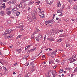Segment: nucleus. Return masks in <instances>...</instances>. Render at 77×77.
Listing matches in <instances>:
<instances>
[{
  "label": "nucleus",
  "instance_id": "cd10ccee",
  "mask_svg": "<svg viewBox=\"0 0 77 77\" xmlns=\"http://www.w3.org/2000/svg\"><path fill=\"white\" fill-rule=\"evenodd\" d=\"M22 1L23 3H26L27 1V0H22Z\"/></svg>",
  "mask_w": 77,
  "mask_h": 77
},
{
  "label": "nucleus",
  "instance_id": "49530a36",
  "mask_svg": "<svg viewBox=\"0 0 77 77\" xmlns=\"http://www.w3.org/2000/svg\"><path fill=\"white\" fill-rule=\"evenodd\" d=\"M5 32H7V33H8V32H9V29H7L5 31Z\"/></svg>",
  "mask_w": 77,
  "mask_h": 77
},
{
  "label": "nucleus",
  "instance_id": "8fccbe9b",
  "mask_svg": "<svg viewBox=\"0 0 77 77\" xmlns=\"http://www.w3.org/2000/svg\"><path fill=\"white\" fill-rule=\"evenodd\" d=\"M63 15V14L62 13L60 14L59 15V16L60 17H62Z\"/></svg>",
  "mask_w": 77,
  "mask_h": 77
},
{
  "label": "nucleus",
  "instance_id": "f704fd0d",
  "mask_svg": "<svg viewBox=\"0 0 77 77\" xmlns=\"http://www.w3.org/2000/svg\"><path fill=\"white\" fill-rule=\"evenodd\" d=\"M77 67H76L75 69L74 70V72H77Z\"/></svg>",
  "mask_w": 77,
  "mask_h": 77
},
{
  "label": "nucleus",
  "instance_id": "c03bdc74",
  "mask_svg": "<svg viewBox=\"0 0 77 77\" xmlns=\"http://www.w3.org/2000/svg\"><path fill=\"white\" fill-rule=\"evenodd\" d=\"M35 3H38V4H39V3H40V1H38L37 2H35Z\"/></svg>",
  "mask_w": 77,
  "mask_h": 77
},
{
  "label": "nucleus",
  "instance_id": "4c0bfd02",
  "mask_svg": "<svg viewBox=\"0 0 77 77\" xmlns=\"http://www.w3.org/2000/svg\"><path fill=\"white\" fill-rule=\"evenodd\" d=\"M33 2H30L29 4L30 6V5H32L33 4Z\"/></svg>",
  "mask_w": 77,
  "mask_h": 77
},
{
  "label": "nucleus",
  "instance_id": "c9c22d12",
  "mask_svg": "<svg viewBox=\"0 0 77 77\" xmlns=\"http://www.w3.org/2000/svg\"><path fill=\"white\" fill-rule=\"evenodd\" d=\"M46 3L47 4V5H49V3H48V1L47 0L46 1Z\"/></svg>",
  "mask_w": 77,
  "mask_h": 77
},
{
  "label": "nucleus",
  "instance_id": "6ab92c4d",
  "mask_svg": "<svg viewBox=\"0 0 77 77\" xmlns=\"http://www.w3.org/2000/svg\"><path fill=\"white\" fill-rule=\"evenodd\" d=\"M62 11L61 9H59L58 11H57V13H61Z\"/></svg>",
  "mask_w": 77,
  "mask_h": 77
},
{
  "label": "nucleus",
  "instance_id": "7c9ffc66",
  "mask_svg": "<svg viewBox=\"0 0 77 77\" xmlns=\"http://www.w3.org/2000/svg\"><path fill=\"white\" fill-rule=\"evenodd\" d=\"M61 41H62V40L61 39H60L58 40H57V42H60Z\"/></svg>",
  "mask_w": 77,
  "mask_h": 77
},
{
  "label": "nucleus",
  "instance_id": "4468645a",
  "mask_svg": "<svg viewBox=\"0 0 77 77\" xmlns=\"http://www.w3.org/2000/svg\"><path fill=\"white\" fill-rule=\"evenodd\" d=\"M7 14L8 15H11V12L10 11H7Z\"/></svg>",
  "mask_w": 77,
  "mask_h": 77
},
{
  "label": "nucleus",
  "instance_id": "bf43d9fd",
  "mask_svg": "<svg viewBox=\"0 0 77 77\" xmlns=\"http://www.w3.org/2000/svg\"><path fill=\"white\" fill-rule=\"evenodd\" d=\"M40 13V14H43V13H44V11H43L42 12L40 11L39 12Z\"/></svg>",
  "mask_w": 77,
  "mask_h": 77
},
{
  "label": "nucleus",
  "instance_id": "f03ea898",
  "mask_svg": "<svg viewBox=\"0 0 77 77\" xmlns=\"http://www.w3.org/2000/svg\"><path fill=\"white\" fill-rule=\"evenodd\" d=\"M47 41H49L50 42H52V41H54V39L53 37L51 38H47Z\"/></svg>",
  "mask_w": 77,
  "mask_h": 77
},
{
  "label": "nucleus",
  "instance_id": "c756f323",
  "mask_svg": "<svg viewBox=\"0 0 77 77\" xmlns=\"http://www.w3.org/2000/svg\"><path fill=\"white\" fill-rule=\"evenodd\" d=\"M8 24H11V21L10 20H8Z\"/></svg>",
  "mask_w": 77,
  "mask_h": 77
},
{
  "label": "nucleus",
  "instance_id": "a19ab883",
  "mask_svg": "<svg viewBox=\"0 0 77 77\" xmlns=\"http://www.w3.org/2000/svg\"><path fill=\"white\" fill-rule=\"evenodd\" d=\"M3 69H5V70H7V69H6V68L4 66H3Z\"/></svg>",
  "mask_w": 77,
  "mask_h": 77
},
{
  "label": "nucleus",
  "instance_id": "6e6552de",
  "mask_svg": "<svg viewBox=\"0 0 77 77\" xmlns=\"http://www.w3.org/2000/svg\"><path fill=\"white\" fill-rule=\"evenodd\" d=\"M57 50L54 51L53 52L51 53V55H56Z\"/></svg>",
  "mask_w": 77,
  "mask_h": 77
},
{
  "label": "nucleus",
  "instance_id": "39448f33",
  "mask_svg": "<svg viewBox=\"0 0 77 77\" xmlns=\"http://www.w3.org/2000/svg\"><path fill=\"white\" fill-rule=\"evenodd\" d=\"M27 18L28 20H29V21H30V22H32V20L31 19V16L30 15H28L27 17Z\"/></svg>",
  "mask_w": 77,
  "mask_h": 77
},
{
  "label": "nucleus",
  "instance_id": "79ce46f5",
  "mask_svg": "<svg viewBox=\"0 0 77 77\" xmlns=\"http://www.w3.org/2000/svg\"><path fill=\"white\" fill-rule=\"evenodd\" d=\"M63 32V30L61 29L59 30V32Z\"/></svg>",
  "mask_w": 77,
  "mask_h": 77
},
{
  "label": "nucleus",
  "instance_id": "774afa93",
  "mask_svg": "<svg viewBox=\"0 0 77 77\" xmlns=\"http://www.w3.org/2000/svg\"><path fill=\"white\" fill-rule=\"evenodd\" d=\"M17 64V63H16L14 64V66H16Z\"/></svg>",
  "mask_w": 77,
  "mask_h": 77
},
{
  "label": "nucleus",
  "instance_id": "c85d7f7f",
  "mask_svg": "<svg viewBox=\"0 0 77 77\" xmlns=\"http://www.w3.org/2000/svg\"><path fill=\"white\" fill-rule=\"evenodd\" d=\"M20 12H18L16 13V15L17 16V17H18V15H20Z\"/></svg>",
  "mask_w": 77,
  "mask_h": 77
},
{
  "label": "nucleus",
  "instance_id": "338daca9",
  "mask_svg": "<svg viewBox=\"0 0 77 77\" xmlns=\"http://www.w3.org/2000/svg\"><path fill=\"white\" fill-rule=\"evenodd\" d=\"M0 63H1V64H3V62H2V61L1 60V59L0 60Z\"/></svg>",
  "mask_w": 77,
  "mask_h": 77
},
{
  "label": "nucleus",
  "instance_id": "052dcab7",
  "mask_svg": "<svg viewBox=\"0 0 77 77\" xmlns=\"http://www.w3.org/2000/svg\"><path fill=\"white\" fill-rule=\"evenodd\" d=\"M71 20H72V21H74L75 20V19H73L72 18H71Z\"/></svg>",
  "mask_w": 77,
  "mask_h": 77
},
{
  "label": "nucleus",
  "instance_id": "0eeeda50",
  "mask_svg": "<svg viewBox=\"0 0 77 77\" xmlns=\"http://www.w3.org/2000/svg\"><path fill=\"white\" fill-rule=\"evenodd\" d=\"M36 33L35 32H34L31 35V38L32 39H35V36H34V35H35Z\"/></svg>",
  "mask_w": 77,
  "mask_h": 77
},
{
  "label": "nucleus",
  "instance_id": "4d7b16f0",
  "mask_svg": "<svg viewBox=\"0 0 77 77\" xmlns=\"http://www.w3.org/2000/svg\"><path fill=\"white\" fill-rule=\"evenodd\" d=\"M68 70H69V71H70L71 70V68L69 67L67 68Z\"/></svg>",
  "mask_w": 77,
  "mask_h": 77
},
{
  "label": "nucleus",
  "instance_id": "09e8293b",
  "mask_svg": "<svg viewBox=\"0 0 77 77\" xmlns=\"http://www.w3.org/2000/svg\"><path fill=\"white\" fill-rule=\"evenodd\" d=\"M1 60L2 62H5V60L3 59H1Z\"/></svg>",
  "mask_w": 77,
  "mask_h": 77
},
{
  "label": "nucleus",
  "instance_id": "603ef678",
  "mask_svg": "<svg viewBox=\"0 0 77 77\" xmlns=\"http://www.w3.org/2000/svg\"><path fill=\"white\" fill-rule=\"evenodd\" d=\"M21 77V74H19L18 76V77Z\"/></svg>",
  "mask_w": 77,
  "mask_h": 77
},
{
  "label": "nucleus",
  "instance_id": "9b49d317",
  "mask_svg": "<svg viewBox=\"0 0 77 77\" xmlns=\"http://www.w3.org/2000/svg\"><path fill=\"white\" fill-rule=\"evenodd\" d=\"M61 6V4H60V2H58L57 7V8H59V7L60 6Z\"/></svg>",
  "mask_w": 77,
  "mask_h": 77
},
{
  "label": "nucleus",
  "instance_id": "e2e57ef3",
  "mask_svg": "<svg viewBox=\"0 0 77 77\" xmlns=\"http://www.w3.org/2000/svg\"><path fill=\"white\" fill-rule=\"evenodd\" d=\"M48 50H49V51H51V50H52V49L50 48H48Z\"/></svg>",
  "mask_w": 77,
  "mask_h": 77
},
{
  "label": "nucleus",
  "instance_id": "1a4fd4ad",
  "mask_svg": "<svg viewBox=\"0 0 77 77\" xmlns=\"http://www.w3.org/2000/svg\"><path fill=\"white\" fill-rule=\"evenodd\" d=\"M2 8H3V9H5V8H6V6H5V4L3 3L2 5Z\"/></svg>",
  "mask_w": 77,
  "mask_h": 77
},
{
  "label": "nucleus",
  "instance_id": "dca6fc26",
  "mask_svg": "<svg viewBox=\"0 0 77 77\" xmlns=\"http://www.w3.org/2000/svg\"><path fill=\"white\" fill-rule=\"evenodd\" d=\"M22 36L21 35H19L17 36L16 38L17 39L19 38H21Z\"/></svg>",
  "mask_w": 77,
  "mask_h": 77
},
{
  "label": "nucleus",
  "instance_id": "393cba45",
  "mask_svg": "<svg viewBox=\"0 0 77 77\" xmlns=\"http://www.w3.org/2000/svg\"><path fill=\"white\" fill-rule=\"evenodd\" d=\"M21 51V49H18L17 51V53H20Z\"/></svg>",
  "mask_w": 77,
  "mask_h": 77
},
{
  "label": "nucleus",
  "instance_id": "2f4dec72",
  "mask_svg": "<svg viewBox=\"0 0 77 77\" xmlns=\"http://www.w3.org/2000/svg\"><path fill=\"white\" fill-rule=\"evenodd\" d=\"M62 36V37H64V36H66V34L64 33L63 35Z\"/></svg>",
  "mask_w": 77,
  "mask_h": 77
},
{
  "label": "nucleus",
  "instance_id": "13d9d810",
  "mask_svg": "<svg viewBox=\"0 0 77 77\" xmlns=\"http://www.w3.org/2000/svg\"><path fill=\"white\" fill-rule=\"evenodd\" d=\"M46 37H47V36H46V35H45L44 37V40H45V39H46Z\"/></svg>",
  "mask_w": 77,
  "mask_h": 77
},
{
  "label": "nucleus",
  "instance_id": "3c124183",
  "mask_svg": "<svg viewBox=\"0 0 77 77\" xmlns=\"http://www.w3.org/2000/svg\"><path fill=\"white\" fill-rule=\"evenodd\" d=\"M9 47H10V48H13L14 46L13 45L9 46Z\"/></svg>",
  "mask_w": 77,
  "mask_h": 77
},
{
  "label": "nucleus",
  "instance_id": "20e7f679",
  "mask_svg": "<svg viewBox=\"0 0 77 77\" xmlns=\"http://www.w3.org/2000/svg\"><path fill=\"white\" fill-rule=\"evenodd\" d=\"M0 15L1 16H4L5 15V12L3 11H2L0 12Z\"/></svg>",
  "mask_w": 77,
  "mask_h": 77
},
{
  "label": "nucleus",
  "instance_id": "58836bf2",
  "mask_svg": "<svg viewBox=\"0 0 77 77\" xmlns=\"http://www.w3.org/2000/svg\"><path fill=\"white\" fill-rule=\"evenodd\" d=\"M52 3H53V1H51L49 3V5H51Z\"/></svg>",
  "mask_w": 77,
  "mask_h": 77
},
{
  "label": "nucleus",
  "instance_id": "de8ad7c7",
  "mask_svg": "<svg viewBox=\"0 0 77 77\" xmlns=\"http://www.w3.org/2000/svg\"><path fill=\"white\" fill-rule=\"evenodd\" d=\"M56 61L57 62L59 63V60H58V59H57L56 60Z\"/></svg>",
  "mask_w": 77,
  "mask_h": 77
},
{
  "label": "nucleus",
  "instance_id": "ea45409f",
  "mask_svg": "<svg viewBox=\"0 0 77 77\" xmlns=\"http://www.w3.org/2000/svg\"><path fill=\"white\" fill-rule=\"evenodd\" d=\"M29 63H27L26 64V66H28V65H29Z\"/></svg>",
  "mask_w": 77,
  "mask_h": 77
},
{
  "label": "nucleus",
  "instance_id": "72a5a7b5",
  "mask_svg": "<svg viewBox=\"0 0 77 77\" xmlns=\"http://www.w3.org/2000/svg\"><path fill=\"white\" fill-rule=\"evenodd\" d=\"M74 9H75V10H77V5L76 6H75L74 7Z\"/></svg>",
  "mask_w": 77,
  "mask_h": 77
},
{
  "label": "nucleus",
  "instance_id": "bb28decb",
  "mask_svg": "<svg viewBox=\"0 0 77 77\" xmlns=\"http://www.w3.org/2000/svg\"><path fill=\"white\" fill-rule=\"evenodd\" d=\"M45 24L46 25H47L48 24H49L48 21H46L45 22Z\"/></svg>",
  "mask_w": 77,
  "mask_h": 77
},
{
  "label": "nucleus",
  "instance_id": "4be33fe9",
  "mask_svg": "<svg viewBox=\"0 0 77 77\" xmlns=\"http://www.w3.org/2000/svg\"><path fill=\"white\" fill-rule=\"evenodd\" d=\"M22 6H23V5L21 4H19V8H22Z\"/></svg>",
  "mask_w": 77,
  "mask_h": 77
},
{
  "label": "nucleus",
  "instance_id": "e433bc0d",
  "mask_svg": "<svg viewBox=\"0 0 77 77\" xmlns=\"http://www.w3.org/2000/svg\"><path fill=\"white\" fill-rule=\"evenodd\" d=\"M2 1H3L4 2H7L8 0H2Z\"/></svg>",
  "mask_w": 77,
  "mask_h": 77
},
{
  "label": "nucleus",
  "instance_id": "473e14b6",
  "mask_svg": "<svg viewBox=\"0 0 77 77\" xmlns=\"http://www.w3.org/2000/svg\"><path fill=\"white\" fill-rule=\"evenodd\" d=\"M63 70V69H61L60 70V73L62 72Z\"/></svg>",
  "mask_w": 77,
  "mask_h": 77
},
{
  "label": "nucleus",
  "instance_id": "69168bd1",
  "mask_svg": "<svg viewBox=\"0 0 77 77\" xmlns=\"http://www.w3.org/2000/svg\"><path fill=\"white\" fill-rule=\"evenodd\" d=\"M28 48H29L27 46H26V48H25V50H27V49H26Z\"/></svg>",
  "mask_w": 77,
  "mask_h": 77
},
{
  "label": "nucleus",
  "instance_id": "864d4df0",
  "mask_svg": "<svg viewBox=\"0 0 77 77\" xmlns=\"http://www.w3.org/2000/svg\"><path fill=\"white\" fill-rule=\"evenodd\" d=\"M42 57V59H44V58L45 57V55H43Z\"/></svg>",
  "mask_w": 77,
  "mask_h": 77
},
{
  "label": "nucleus",
  "instance_id": "f257e3e1",
  "mask_svg": "<svg viewBox=\"0 0 77 77\" xmlns=\"http://www.w3.org/2000/svg\"><path fill=\"white\" fill-rule=\"evenodd\" d=\"M31 15H32L33 20L34 21H35V20H37V17H36V16H35V13L33 11H32L31 12Z\"/></svg>",
  "mask_w": 77,
  "mask_h": 77
},
{
  "label": "nucleus",
  "instance_id": "a878e982",
  "mask_svg": "<svg viewBox=\"0 0 77 77\" xmlns=\"http://www.w3.org/2000/svg\"><path fill=\"white\" fill-rule=\"evenodd\" d=\"M33 62H32L29 65V66H32V65H33Z\"/></svg>",
  "mask_w": 77,
  "mask_h": 77
},
{
  "label": "nucleus",
  "instance_id": "412c9836",
  "mask_svg": "<svg viewBox=\"0 0 77 77\" xmlns=\"http://www.w3.org/2000/svg\"><path fill=\"white\" fill-rule=\"evenodd\" d=\"M40 30H39V29H36L35 30V32H34V33H36V32H39Z\"/></svg>",
  "mask_w": 77,
  "mask_h": 77
},
{
  "label": "nucleus",
  "instance_id": "a211bd4d",
  "mask_svg": "<svg viewBox=\"0 0 77 77\" xmlns=\"http://www.w3.org/2000/svg\"><path fill=\"white\" fill-rule=\"evenodd\" d=\"M36 47H35V48H33L31 50V51H35V50H36Z\"/></svg>",
  "mask_w": 77,
  "mask_h": 77
},
{
  "label": "nucleus",
  "instance_id": "0e129e2a",
  "mask_svg": "<svg viewBox=\"0 0 77 77\" xmlns=\"http://www.w3.org/2000/svg\"><path fill=\"white\" fill-rule=\"evenodd\" d=\"M64 8V5H63L62 7L61 8V9H63Z\"/></svg>",
  "mask_w": 77,
  "mask_h": 77
},
{
  "label": "nucleus",
  "instance_id": "b1692460",
  "mask_svg": "<svg viewBox=\"0 0 77 77\" xmlns=\"http://www.w3.org/2000/svg\"><path fill=\"white\" fill-rule=\"evenodd\" d=\"M49 64H51V63H53V60H51L49 61Z\"/></svg>",
  "mask_w": 77,
  "mask_h": 77
},
{
  "label": "nucleus",
  "instance_id": "423d86ee",
  "mask_svg": "<svg viewBox=\"0 0 77 77\" xmlns=\"http://www.w3.org/2000/svg\"><path fill=\"white\" fill-rule=\"evenodd\" d=\"M12 10L13 12H17L18 10V8H17L16 7H14L13 8Z\"/></svg>",
  "mask_w": 77,
  "mask_h": 77
},
{
  "label": "nucleus",
  "instance_id": "ddd939ff",
  "mask_svg": "<svg viewBox=\"0 0 77 77\" xmlns=\"http://www.w3.org/2000/svg\"><path fill=\"white\" fill-rule=\"evenodd\" d=\"M38 38L39 39V40H41V39H42V35H39Z\"/></svg>",
  "mask_w": 77,
  "mask_h": 77
},
{
  "label": "nucleus",
  "instance_id": "f3484780",
  "mask_svg": "<svg viewBox=\"0 0 77 77\" xmlns=\"http://www.w3.org/2000/svg\"><path fill=\"white\" fill-rule=\"evenodd\" d=\"M68 1L70 3H73V0H68Z\"/></svg>",
  "mask_w": 77,
  "mask_h": 77
},
{
  "label": "nucleus",
  "instance_id": "a18cd8bd",
  "mask_svg": "<svg viewBox=\"0 0 77 77\" xmlns=\"http://www.w3.org/2000/svg\"><path fill=\"white\" fill-rule=\"evenodd\" d=\"M77 60V58H76V59H74L73 60V62H75V61H76V60Z\"/></svg>",
  "mask_w": 77,
  "mask_h": 77
},
{
  "label": "nucleus",
  "instance_id": "9d476101",
  "mask_svg": "<svg viewBox=\"0 0 77 77\" xmlns=\"http://www.w3.org/2000/svg\"><path fill=\"white\" fill-rule=\"evenodd\" d=\"M49 22V24H50V23H53L54 21V20L53 19L49 20L48 21Z\"/></svg>",
  "mask_w": 77,
  "mask_h": 77
},
{
  "label": "nucleus",
  "instance_id": "680f3d73",
  "mask_svg": "<svg viewBox=\"0 0 77 77\" xmlns=\"http://www.w3.org/2000/svg\"><path fill=\"white\" fill-rule=\"evenodd\" d=\"M38 10H39V11H39V12H41V8H38Z\"/></svg>",
  "mask_w": 77,
  "mask_h": 77
},
{
  "label": "nucleus",
  "instance_id": "37998d69",
  "mask_svg": "<svg viewBox=\"0 0 77 77\" xmlns=\"http://www.w3.org/2000/svg\"><path fill=\"white\" fill-rule=\"evenodd\" d=\"M35 39H36V41H38L39 40V39L38 38H35Z\"/></svg>",
  "mask_w": 77,
  "mask_h": 77
},
{
  "label": "nucleus",
  "instance_id": "2eb2a0df",
  "mask_svg": "<svg viewBox=\"0 0 77 77\" xmlns=\"http://www.w3.org/2000/svg\"><path fill=\"white\" fill-rule=\"evenodd\" d=\"M15 3H16L15 1L14 0L12 1L11 2V3L12 5H15Z\"/></svg>",
  "mask_w": 77,
  "mask_h": 77
},
{
  "label": "nucleus",
  "instance_id": "5fc2aeb1",
  "mask_svg": "<svg viewBox=\"0 0 77 77\" xmlns=\"http://www.w3.org/2000/svg\"><path fill=\"white\" fill-rule=\"evenodd\" d=\"M28 46V48H30V47H31V46H32V45H28V46Z\"/></svg>",
  "mask_w": 77,
  "mask_h": 77
},
{
  "label": "nucleus",
  "instance_id": "f8f14e48",
  "mask_svg": "<svg viewBox=\"0 0 77 77\" xmlns=\"http://www.w3.org/2000/svg\"><path fill=\"white\" fill-rule=\"evenodd\" d=\"M34 68V66H32L30 67V68L31 69H32H32L31 70V71L32 72H33V71H34V70H35V68Z\"/></svg>",
  "mask_w": 77,
  "mask_h": 77
},
{
  "label": "nucleus",
  "instance_id": "5701e85b",
  "mask_svg": "<svg viewBox=\"0 0 77 77\" xmlns=\"http://www.w3.org/2000/svg\"><path fill=\"white\" fill-rule=\"evenodd\" d=\"M68 48H69V49H70V48H71V46H70V45H67L66 46V47H68Z\"/></svg>",
  "mask_w": 77,
  "mask_h": 77
},
{
  "label": "nucleus",
  "instance_id": "aec40b11",
  "mask_svg": "<svg viewBox=\"0 0 77 77\" xmlns=\"http://www.w3.org/2000/svg\"><path fill=\"white\" fill-rule=\"evenodd\" d=\"M40 17H41L42 18H43V17H44V14H43L42 15H39Z\"/></svg>",
  "mask_w": 77,
  "mask_h": 77
},
{
  "label": "nucleus",
  "instance_id": "7ed1b4c3",
  "mask_svg": "<svg viewBox=\"0 0 77 77\" xmlns=\"http://www.w3.org/2000/svg\"><path fill=\"white\" fill-rule=\"evenodd\" d=\"M75 56H76L75 55H72L71 57L69 59V60H70V61L72 60V59H73L74 58H75Z\"/></svg>",
  "mask_w": 77,
  "mask_h": 77
},
{
  "label": "nucleus",
  "instance_id": "6e6d98bb",
  "mask_svg": "<svg viewBox=\"0 0 77 77\" xmlns=\"http://www.w3.org/2000/svg\"><path fill=\"white\" fill-rule=\"evenodd\" d=\"M10 8H8L6 9L7 11H10Z\"/></svg>",
  "mask_w": 77,
  "mask_h": 77
}]
</instances>
